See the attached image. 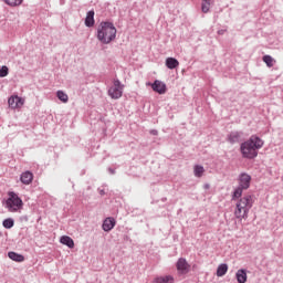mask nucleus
I'll use <instances>...</instances> for the list:
<instances>
[{"mask_svg":"<svg viewBox=\"0 0 283 283\" xmlns=\"http://www.w3.org/2000/svg\"><path fill=\"white\" fill-rule=\"evenodd\" d=\"M262 147H264V142L258 136H252L249 140L241 144V154L243 158L251 160L258 158V149H262Z\"/></svg>","mask_w":283,"mask_h":283,"instance_id":"nucleus-1","label":"nucleus"},{"mask_svg":"<svg viewBox=\"0 0 283 283\" xmlns=\"http://www.w3.org/2000/svg\"><path fill=\"white\" fill-rule=\"evenodd\" d=\"M116 27L112 22H101L97 28V39L104 45H109L116 39Z\"/></svg>","mask_w":283,"mask_h":283,"instance_id":"nucleus-2","label":"nucleus"},{"mask_svg":"<svg viewBox=\"0 0 283 283\" xmlns=\"http://www.w3.org/2000/svg\"><path fill=\"white\" fill-rule=\"evenodd\" d=\"M253 207V197L251 195H245L243 198H241L234 209V217L237 220H247L249 218V211H251V208Z\"/></svg>","mask_w":283,"mask_h":283,"instance_id":"nucleus-3","label":"nucleus"},{"mask_svg":"<svg viewBox=\"0 0 283 283\" xmlns=\"http://www.w3.org/2000/svg\"><path fill=\"white\" fill-rule=\"evenodd\" d=\"M6 207L10 213H17L23 209V200L19 198L13 191L8 192V199L6 201Z\"/></svg>","mask_w":283,"mask_h":283,"instance_id":"nucleus-4","label":"nucleus"},{"mask_svg":"<svg viewBox=\"0 0 283 283\" xmlns=\"http://www.w3.org/2000/svg\"><path fill=\"white\" fill-rule=\"evenodd\" d=\"M124 88H125V85H123L120 83V81L114 80L113 85L108 90V96H111V98H114L115 101H117L118 98H120L123 96Z\"/></svg>","mask_w":283,"mask_h":283,"instance_id":"nucleus-5","label":"nucleus"},{"mask_svg":"<svg viewBox=\"0 0 283 283\" xmlns=\"http://www.w3.org/2000/svg\"><path fill=\"white\" fill-rule=\"evenodd\" d=\"M8 105L11 109H21L25 105V98L19 97V95H11L8 99Z\"/></svg>","mask_w":283,"mask_h":283,"instance_id":"nucleus-6","label":"nucleus"},{"mask_svg":"<svg viewBox=\"0 0 283 283\" xmlns=\"http://www.w3.org/2000/svg\"><path fill=\"white\" fill-rule=\"evenodd\" d=\"M177 271L178 273H180L181 275H187V273H189V271L191 270V265H189V263L187 262V259L185 258H180L177 261Z\"/></svg>","mask_w":283,"mask_h":283,"instance_id":"nucleus-7","label":"nucleus"},{"mask_svg":"<svg viewBox=\"0 0 283 283\" xmlns=\"http://www.w3.org/2000/svg\"><path fill=\"white\" fill-rule=\"evenodd\" d=\"M148 85H150L153 92H157V94H167V84L160 80H156L153 84L148 83Z\"/></svg>","mask_w":283,"mask_h":283,"instance_id":"nucleus-8","label":"nucleus"},{"mask_svg":"<svg viewBox=\"0 0 283 283\" xmlns=\"http://www.w3.org/2000/svg\"><path fill=\"white\" fill-rule=\"evenodd\" d=\"M239 187H241V189H249V187H251V176L249 174L240 175Z\"/></svg>","mask_w":283,"mask_h":283,"instance_id":"nucleus-9","label":"nucleus"},{"mask_svg":"<svg viewBox=\"0 0 283 283\" xmlns=\"http://www.w3.org/2000/svg\"><path fill=\"white\" fill-rule=\"evenodd\" d=\"M20 180L22 185H31L34 180V175L31 171H25L21 175Z\"/></svg>","mask_w":283,"mask_h":283,"instance_id":"nucleus-10","label":"nucleus"},{"mask_svg":"<svg viewBox=\"0 0 283 283\" xmlns=\"http://www.w3.org/2000/svg\"><path fill=\"white\" fill-rule=\"evenodd\" d=\"M102 227L104 231H112L116 227V220L114 218H106Z\"/></svg>","mask_w":283,"mask_h":283,"instance_id":"nucleus-11","label":"nucleus"},{"mask_svg":"<svg viewBox=\"0 0 283 283\" xmlns=\"http://www.w3.org/2000/svg\"><path fill=\"white\" fill-rule=\"evenodd\" d=\"M174 276L166 275V276H158L153 280V283H174Z\"/></svg>","mask_w":283,"mask_h":283,"instance_id":"nucleus-12","label":"nucleus"},{"mask_svg":"<svg viewBox=\"0 0 283 283\" xmlns=\"http://www.w3.org/2000/svg\"><path fill=\"white\" fill-rule=\"evenodd\" d=\"M60 242H61V244L69 247V249H74V240L72 238H70L69 235L61 237Z\"/></svg>","mask_w":283,"mask_h":283,"instance_id":"nucleus-13","label":"nucleus"},{"mask_svg":"<svg viewBox=\"0 0 283 283\" xmlns=\"http://www.w3.org/2000/svg\"><path fill=\"white\" fill-rule=\"evenodd\" d=\"M8 256L10 258V260H12L13 262H25V256H23V254H19L17 252H9Z\"/></svg>","mask_w":283,"mask_h":283,"instance_id":"nucleus-14","label":"nucleus"},{"mask_svg":"<svg viewBox=\"0 0 283 283\" xmlns=\"http://www.w3.org/2000/svg\"><path fill=\"white\" fill-rule=\"evenodd\" d=\"M178 65H180V62H178V60H176L174 57H168L166 60V66L168 67V70H176V67H178Z\"/></svg>","mask_w":283,"mask_h":283,"instance_id":"nucleus-15","label":"nucleus"},{"mask_svg":"<svg viewBox=\"0 0 283 283\" xmlns=\"http://www.w3.org/2000/svg\"><path fill=\"white\" fill-rule=\"evenodd\" d=\"M240 138H242V133L240 132H232L229 137H228V140L230 143H239L240 142Z\"/></svg>","mask_w":283,"mask_h":283,"instance_id":"nucleus-16","label":"nucleus"},{"mask_svg":"<svg viewBox=\"0 0 283 283\" xmlns=\"http://www.w3.org/2000/svg\"><path fill=\"white\" fill-rule=\"evenodd\" d=\"M227 271H229V265L227 264H220L217 269V276L218 277H222L224 275H227Z\"/></svg>","mask_w":283,"mask_h":283,"instance_id":"nucleus-17","label":"nucleus"},{"mask_svg":"<svg viewBox=\"0 0 283 283\" xmlns=\"http://www.w3.org/2000/svg\"><path fill=\"white\" fill-rule=\"evenodd\" d=\"M237 281L239 283H247V271L245 270H238Z\"/></svg>","mask_w":283,"mask_h":283,"instance_id":"nucleus-18","label":"nucleus"},{"mask_svg":"<svg viewBox=\"0 0 283 283\" xmlns=\"http://www.w3.org/2000/svg\"><path fill=\"white\" fill-rule=\"evenodd\" d=\"M85 25L87 28H92L94 25V11H88L86 19H85Z\"/></svg>","mask_w":283,"mask_h":283,"instance_id":"nucleus-19","label":"nucleus"},{"mask_svg":"<svg viewBox=\"0 0 283 283\" xmlns=\"http://www.w3.org/2000/svg\"><path fill=\"white\" fill-rule=\"evenodd\" d=\"M263 63H265V65H268V67H273V65H275V63H277V61H275V59H273V56H271V55H264Z\"/></svg>","mask_w":283,"mask_h":283,"instance_id":"nucleus-20","label":"nucleus"},{"mask_svg":"<svg viewBox=\"0 0 283 283\" xmlns=\"http://www.w3.org/2000/svg\"><path fill=\"white\" fill-rule=\"evenodd\" d=\"M56 96L62 103H67L70 101V96H67V94L63 91H57Z\"/></svg>","mask_w":283,"mask_h":283,"instance_id":"nucleus-21","label":"nucleus"},{"mask_svg":"<svg viewBox=\"0 0 283 283\" xmlns=\"http://www.w3.org/2000/svg\"><path fill=\"white\" fill-rule=\"evenodd\" d=\"M205 174V167L197 165L195 166V176L196 178H202V175Z\"/></svg>","mask_w":283,"mask_h":283,"instance_id":"nucleus-22","label":"nucleus"},{"mask_svg":"<svg viewBox=\"0 0 283 283\" xmlns=\"http://www.w3.org/2000/svg\"><path fill=\"white\" fill-rule=\"evenodd\" d=\"M6 3L12 8H17V6H21L23 3V0H6Z\"/></svg>","mask_w":283,"mask_h":283,"instance_id":"nucleus-23","label":"nucleus"},{"mask_svg":"<svg viewBox=\"0 0 283 283\" xmlns=\"http://www.w3.org/2000/svg\"><path fill=\"white\" fill-rule=\"evenodd\" d=\"M210 7H211V0L203 1L202 6H201L202 12H205V14H207V12H209Z\"/></svg>","mask_w":283,"mask_h":283,"instance_id":"nucleus-24","label":"nucleus"},{"mask_svg":"<svg viewBox=\"0 0 283 283\" xmlns=\"http://www.w3.org/2000/svg\"><path fill=\"white\" fill-rule=\"evenodd\" d=\"M2 224L4 229H12V227H14V220L6 219Z\"/></svg>","mask_w":283,"mask_h":283,"instance_id":"nucleus-25","label":"nucleus"},{"mask_svg":"<svg viewBox=\"0 0 283 283\" xmlns=\"http://www.w3.org/2000/svg\"><path fill=\"white\" fill-rule=\"evenodd\" d=\"M243 190H244V188H242V187L239 186V187L234 190L233 200H235V198H241Z\"/></svg>","mask_w":283,"mask_h":283,"instance_id":"nucleus-26","label":"nucleus"},{"mask_svg":"<svg viewBox=\"0 0 283 283\" xmlns=\"http://www.w3.org/2000/svg\"><path fill=\"white\" fill-rule=\"evenodd\" d=\"M8 74H9V69H8V66H2V67L0 69V78H6V76H8Z\"/></svg>","mask_w":283,"mask_h":283,"instance_id":"nucleus-27","label":"nucleus"},{"mask_svg":"<svg viewBox=\"0 0 283 283\" xmlns=\"http://www.w3.org/2000/svg\"><path fill=\"white\" fill-rule=\"evenodd\" d=\"M203 189H206V190H207V189H210L209 184H205V185H203Z\"/></svg>","mask_w":283,"mask_h":283,"instance_id":"nucleus-28","label":"nucleus"},{"mask_svg":"<svg viewBox=\"0 0 283 283\" xmlns=\"http://www.w3.org/2000/svg\"><path fill=\"white\" fill-rule=\"evenodd\" d=\"M224 33V31H219V34H223Z\"/></svg>","mask_w":283,"mask_h":283,"instance_id":"nucleus-29","label":"nucleus"}]
</instances>
